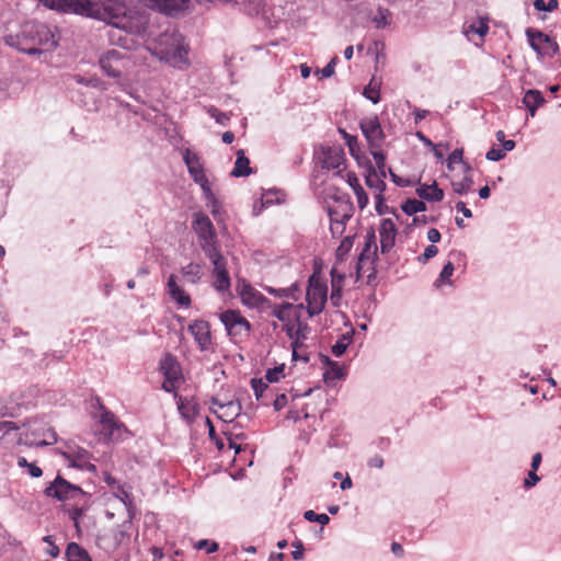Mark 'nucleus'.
<instances>
[{"instance_id":"nucleus-33","label":"nucleus","mask_w":561,"mask_h":561,"mask_svg":"<svg viewBox=\"0 0 561 561\" xmlns=\"http://www.w3.org/2000/svg\"><path fill=\"white\" fill-rule=\"evenodd\" d=\"M473 186V179L470 175V172H466L463 179L461 181H451V187L454 193L458 195L468 194Z\"/></svg>"},{"instance_id":"nucleus-31","label":"nucleus","mask_w":561,"mask_h":561,"mask_svg":"<svg viewBox=\"0 0 561 561\" xmlns=\"http://www.w3.org/2000/svg\"><path fill=\"white\" fill-rule=\"evenodd\" d=\"M261 296L262 294L250 285H245L240 293L242 302L250 308H255V306H257Z\"/></svg>"},{"instance_id":"nucleus-38","label":"nucleus","mask_w":561,"mask_h":561,"mask_svg":"<svg viewBox=\"0 0 561 561\" xmlns=\"http://www.w3.org/2000/svg\"><path fill=\"white\" fill-rule=\"evenodd\" d=\"M339 131L342 135L343 139L345 140L351 156L353 158H355L356 160H358L359 159V146H358L357 137L350 135L348 133H346L344 129H341V128L339 129Z\"/></svg>"},{"instance_id":"nucleus-37","label":"nucleus","mask_w":561,"mask_h":561,"mask_svg":"<svg viewBox=\"0 0 561 561\" xmlns=\"http://www.w3.org/2000/svg\"><path fill=\"white\" fill-rule=\"evenodd\" d=\"M353 243L354 237L352 236H347L341 241L335 252L336 262H343L345 260L353 248Z\"/></svg>"},{"instance_id":"nucleus-25","label":"nucleus","mask_w":561,"mask_h":561,"mask_svg":"<svg viewBox=\"0 0 561 561\" xmlns=\"http://www.w3.org/2000/svg\"><path fill=\"white\" fill-rule=\"evenodd\" d=\"M489 32L488 19L479 18L471 23L463 25V34L469 38L470 34H477L484 37Z\"/></svg>"},{"instance_id":"nucleus-10","label":"nucleus","mask_w":561,"mask_h":561,"mask_svg":"<svg viewBox=\"0 0 561 561\" xmlns=\"http://www.w3.org/2000/svg\"><path fill=\"white\" fill-rule=\"evenodd\" d=\"M183 161L186 164L187 171L195 183H197L201 187L209 183L207 176L205 175L201 159L196 153H193L190 149H186L183 153Z\"/></svg>"},{"instance_id":"nucleus-22","label":"nucleus","mask_w":561,"mask_h":561,"mask_svg":"<svg viewBox=\"0 0 561 561\" xmlns=\"http://www.w3.org/2000/svg\"><path fill=\"white\" fill-rule=\"evenodd\" d=\"M385 179L386 178H381V175L377 174L370 161H367V173L365 175L366 185L369 188L376 190L378 192L377 194H383L386 190Z\"/></svg>"},{"instance_id":"nucleus-32","label":"nucleus","mask_w":561,"mask_h":561,"mask_svg":"<svg viewBox=\"0 0 561 561\" xmlns=\"http://www.w3.org/2000/svg\"><path fill=\"white\" fill-rule=\"evenodd\" d=\"M354 331L346 332L332 345L331 352L335 357L342 356L347 346L352 343Z\"/></svg>"},{"instance_id":"nucleus-3","label":"nucleus","mask_w":561,"mask_h":561,"mask_svg":"<svg viewBox=\"0 0 561 561\" xmlns=\"http://www.w3.org/2000/svg\"><path fill=\"white\" fill-rule=\"evenodd\" d=\"M128 53L119 49H108L101 54L99 65L103 72L111 78H121L131 67Z\"/></svg>"},{"instance_id":"nucleus-57","label":"nucleus","mask_w":561,"mask_h":561,"mask_svg":"<svg viewBox=\"0 0 561 561\" xmlns=\"http://www.w3.org/2000/svg\"><path fill=\"white\" fill-rule=\"evenodd\" d=\"M506 156L505 153V150H503L502 148H496V147H492L485 154V158L489 160V161H500L502 159H504V157Z\"/></svg>"},{"instance_id":"nucleus-26","label":"nucleus","mask_w":561,"mask_h":561,"mask_svg":"<svg viewBox=\"0 0 561 561\" xmlns=\"http://www.w3.org/2000/svg\"><path fill=\"white\" fill-rule=\"evenodd\" d=\"M182 275L190 284H197L204 275L203 266L198 263L191 262L181 268Z\"/></svg>"},{"instance_id":"nucleus-23","label":"nucleus","mask_w":561,"mask_h":561,"mask_svg":"<svg viewBox=\"0 0 561 561\" xmlns=\"http://www.w3.org/2000/svg\"><path fill=\"white\" fill-rule=\"evenodd\" d=\"M329 217H330V231L333 237L340 236L343 233L345 229L346 222L352 217V214L350 211L343 213L341 219L335 218L336 209L329 208L328 210Z\"/></svg>"},{"instance_id":"nucleus-60","label":"nucleus","mask_w":561,"mask_h":561,"mask_svg":"<svg viewBox=\"0 0 561 561\" xmlns=\"http://www.w3.org/2000/svg\"><path fill=\"white\" fill-rule=\"evenodd\" d=\"M337 57H333L329 64L320 70L322 78H330L334 73Z\"/></svg>"},{"instance_id":"nucleus-62","label":"nucleus","mask_w":561,"mask_h":561,"mask_svg":"<svg viewBox=\"0 0 561 561\" xmlns=\"http://www.w3.org/2000/svg\"><path fill=\"white\" fill-rule=\"evenodd\" d=\"M110 41L112 44L114 45H118L123 48H127L128 47V42H129V38L127 35H118L117 37L115 36L114 33H111L110 34Z\"/></svg>"},{"instance_id":"nucleus-43","label":"nucleus","mask_w":561,"mask_h":561,"mask_svg":"<svg viewBox=\"0 0 561 561\" xmlns=\"http://www.w3.org/2000/svg\"><path fill=\"white\" fill-rule=\"evenodd\" d=\"M103 480L104 482L112 489L117 490L119 493L118 496L124 501V497H128V492L124 490V488L118 483V481L107 471L103 472Z\"/></svg>"},{"instance_id":"nucleus-29","label":"nucleus","mask_w":561,"mask_h":561,"mask_svg":"<svg viewBox=\"0 0 561 561\" xmlns=\"http://www.w3.org/2000/svg\"><path fill=\"white\" fill-rule=\"evenodd\" d=\"M199 245L205 255L210 260V262L217 260V257H222L221 252L218 247L217 238L202 239L199 240Z\"/></svg>"},{"instance_id":"nucleus-61","label":"nucleus","mask_w":561,"mask_h":561,"mask_svg":"<svg viewBox=\"0 0 561 561\" xmlns=\"http://www.w3.org/2000/svg\"><path fill=\"white\" fill-rule=\"evenodd\" d=\"M131 522L125 520L119 529L115 534V539L118 542H122L125 537H128L127 529L130 528Z\"/></svg>"},{"instance_id":"nucleus-7","label":"nucleus","mask_w":561,"mask_h":561,"mask_svg":"<svg viewBox=\"0 0 561 561\" xmlns=\"http://www.w3.org/2000/svg\"><path fill=\"white\" fill-rule=\"evenodd\" d=\"M526 35L530 47L540 56L553 57L560 50L558 43L540 31L527 28Z\"/></svg>"},{"instance_id":"nucleus-28","label":"nucleus","mask_w":561,"mask_h":561,"mask_svg":"<svg viewBox=\"0 0 561 561\" xmlns=\"http://www.w3.org/2000/svg\"><path fill=\"white\" fill-rule=\"evenodd\" d=\"M220 409L222 410V414L219 417L224 422H232L236 417H238L241 413V403L236 400H231L226 402L225 404H220Z\"/></svg>"},{"instance_id":"nucleus-55","label":"nucleus","mask_w":561,"mask_h":561,"mask_svg":"<svg viewBox=\"0 0 561 561\" xmlns=\"http://www.w3.org/2000/svg\"><path fill=\"white\" fill-rule=\"evenodd\" d=\"M195 548L198 550H206L207 553H213L218 550V543L207 539H202L195 545Z\"/></svg>"},{"instance_id":"nucleus-17","label":"nucleus","mask_w":561,"mask_h":561,"mask_svg":"<svg viewBox=\"0 0 561 561\" xmlns=\"http://www.w3.org/2000/svg\"><path fill=\"white\" fill-rule=\"evenodd\" d=\"M168 294L181 307L188 308L192 304L190 295H187L176 283V276L171 274L167 283Z\"/></svg>"},{"instance_id":"nucleus-49","label":"nucleus","mask_w":561,"mask_h":561,"mask_svg":"<svg viewBox=\"0 0 561 561\" xmlns=\"http://www.w3.org/2000/svg\"><path fill=\"white\" fill-rule=\"evenodd\" d=\"M282 377H284V365L270 368L265 374L267 382H277Z\"/></svg>"},{"instance_id":"nucleus-56","label":"nucleus","mask_w":561,"mask_h":561,"mask_svg":"<svg viewBox=\"0 0 561 561\" xmlns=\"http://www.w3.org/2000/svg\"><path fill=\"white\" fill-rule=\"evenodd\" d=\"M354 194L356 195L358 207L360 209L365 208L368 204V195L366 194L365 190L362 185H357L354 190Z\"/></svg>"},{"instance_id":"nucleus-24","label":"nucleus","mask_w":561,"mask_h":561,"mask_svg":"<svg viewBox=\"0 0 561 561\" xmlns=\"http://www.w3.org/2000/svg\"><path fill=\"white\" fill-rule=\"evenodd\" d=\"M178 410L183 419L193 421L199 412V407L193 400L180 397L178 400Z\"/></svg>"},{"instance_id":"nucleus-8","label":"nucleus","mask_w":561,"mask_h":561,"mask_svg":"<svg viewBox=\"0 0 561 561\" xmlns=\"http://www.w3.org/2000/svg\"><path fill=\"white\" fill-rule=\"evenodd\" d=\"M183 37L176 32H164L158 38L161 58H182V53H186L182 46Z\"/></svg>"},{"instance_id":"nucleus-54","label":"nucleus","mask_w":561,"mask_h":561,"mask_svg":"<svg viewBox=\"0 0 561 561\" xmlns=\"http://www.w3.org/2000/svg\"><path fill=\"white\" fill-rule=\"evenodd\" d=\"M438 253V248L431 244L425 248L424 252L417 257L421 264H425L430 259L434 257Z\"/></svg>"},{"instance_id":"nucleus-12","label":"nucleus","mask_w":561,"mask_h":561,"mask_svg":"<svg viewBox=\"0 0 561 561\" xmlns=\"http://www.w3.org/2000/svg\"><path fill=\"white\" fill-rule=\"evenodd\" d=\"M322 168L336 170V175H341L344 169H340L345 162V152L341 147H328L322 150Z\"/></svg>"},{"instance_id":"nucleus-42","label":"nucleus","mask_w":561,"mask_h":561,"mask_svg":"<svg viewBox=\"0 0 561 561\" xmlns=\"http://www.w3.org/2000/svg\"><path fill=\"white\" fill-rule=\"evenodd\" d=\"M463 150L462 149H455L447 159V168L449 170H453L454 163H462L465 167L466 172H471V167L469 163L465 162L462 159Z\"/></svg>"},{"instance_id":"nucleus-15","label":"nucleus","mask_w":561,"mask_h":561,"mask_svg":"<svg viewBox=\"0 0 561 561\" xmlns=\"http://www.w3.org/2000/svg\"><path fill=\"white\" fill-rule=\"evenodd\" d=\"M193 229L195 230L198 240L217 238L215 227L209 217L203 213H195L193 220Z\"/></svg>"},{"instance_id":"nucleus-51","label":"nucleus","mask_w":561,"mask_h":561,"mask_svg":"<svg viewBox=\"0 0 561 561\" xmlns=\"http://www.w3.org/2000/svg\"><path fill=\"white\" fill-rule=\"evenodd\" d=\"M363 94L366 99L370 100L374 104H377L380 101V92L378 87H373L369 83L364 88Z\"/></svg>"},{"instance_id":"nucleus-13","label":"nucleus","mask_w":561,"mask_h":561,"mask_svg":"<svg viewBox=\"0 0 561 561\" xmlns=\"http://www.w3.org/2000/svg\"><path fill=\"white\" fill-rule=\"evenodd\" d=\"M380 252L386 254L391 251L396 243L397 227L392 219L385 218L380 222Z\"/></svg>"},{"instance_id":"nucleus-20","label":"nucleus","mask_w":561,"mask_h":561,"mask_svg":"<svg viewBox=\"0 0 561 561\" xmlns=\"http://www.w3.org/2000/svg\"><path fill=\"white\" fill-rule=\"evenodd\" d=\"M237 159L234 162V168L231 171V175L234 178H244L252 174L253 170L250 167V160L245 156L243 149H239L236 152Z\"/></svg>"},{"instance_id":"nucleus-11","label":"nucleus","mask_w":561,"mask_h":561,"mask_svg":"<svg viewBox=\"0 0 561 561\" xmlns=\"http://www.w3.org/2000/svg\"><path fill=\"white\" fill-rule=\"evenodd\" d=\"M214 265L213 275L215 280L213 283L214 288L218 293H226L229 290L231 286L230 276L227 270V261L222 257H217V260L211 262Z\"/></svg>"},{"instance_id":"nucleus-59","label":"nucleus","mask_w":561,"mask_h":561,"mask_svg":"<svg viewBox=\"0 0 561 561\" xmlns=\"http://www.w3.org/2000/svg\"><path fill=\"white\" fill-rule=\"evenodd\" d=\"M85 512L84 507L75 506L68 511L69 518L75 523L76 526L79 524V518L83 516Z\"/></svg>"},{"instance_id":"nucleus-18","label":"nucleus","mask_w":561,"mask_h":561,"mask_svg":"<svg viewBox=\"0 0 561 561\" xmlns=\"http://www.w3.org/2000/svg\"><path fill=\"white\" fill-rule=\"evenodd\" d=\"M160 371L164 378L181 379L182 373L180 365L172 354H165L160 360Z\"/></svg>"},{"instance_id":"nucleus-63","label":"nucleus","mask_w":561,"mask_h":561,"mask_svg":"<svg viewBox=\"0 0 561 561\" xmlns=\"http://www.w3.org/2000/svg\"><path fill=\"white\" fill-rule=\"evenodd\" d=\"M291 546L295 548V550L291 552L294 560H301L304 557V545L300 540H296L291 543Z\"/></svg>"},{"instance_id":"nucleus-48","label":"nucleus","mask_w":561,"mask_h":561,"mask_svg":"<svg viewBox=\"0 0 561 561\" xmlns=\"http://www.w3.org/2000/svg\"><path fill=\"white\" fill-rule=\"evenodd\" d=\"M558 3H559L558 0H548V1L535 0L534 8L537 11L551 12L558 8Z\"/></svg>"},{"instance_id":"nucleus-52","label":"nucleus","mask_w":561,"mask_h":561,"mask_svg":"<svg viewBox=\"0 0 561 561\" xmlns=\"http://www.w3.org/2000/svg\"><path fill=\"white\" fill-rule=\"evenodd\" d=\"M455 271L454 264L451 262H447L436 280V284L438 283H448L449 278L451 277L453 273Z\"/></svg>"},{"instance_id":"nucleus-45","label":"nucleus","mask_w":561,"mask_h":561,"mask_svg":"<svg viewBox=\"0 0 561 561\" xmlns=\"http://www.w3.org/2000/svg\"><path fill=\"white\" fill-rule=\"evenodd\" d=\"M304 518L310 523H319L322 526L330 522V517L327 514H317L312 510L306 511L304 513Z\"/></svg>"},{"instance_id":"nucleus-5","label":"nucleus","mask_w":561,"mask_h":561,"mask_svg":"<svg viewBox=\"0 0 561 561\" xmlns=\"http://www.w3.org/2000/svg\"><path fill=\"white\" fill-rule=\"evenodd\" d=\"M219 318L230 336L242 337L249 335L251 323L241 316L239 310L228 309L221 312Z\"/></svg>"},{"instance_id":"nucleus-34","label":"nucleus","mask_w":561,"mask_h":561,"mask_svg":"<svg viewBox=\"0 0 561 561\" xmlns=\"http://www.w3.org/2000/svg\"><path fill=\"white\" fill-rule=\"evenodd\" d=\"M402 211L408 216H413L417 213L425 211L426 210V204L423 201L415 199V198H408L402 205H401Z\"/></svg>"},{"instance_id":"nucleus-2","label":"nucleus","mask_w":561,"mask_h":561,"mask_svg":"<svg viewBox=\"0 0 561 561\" xmlns=\"http://www.w3.org/2000/svg\"><path fill=\"white\" fill-rule=\"evenodd\" d=\"M4 43L27 55H39L54 49L58 42L53 30L39 22L28 21L22 24L15 34H7Z\"/></svg>"},{"instance_id":"nucleus-19","label":"nucleus","mask_w":561,"mask_h":561,"mask_svg":"<svg viewBox=\"0 0 561 561\" xmlns=\"http://www.w3.org/2000/svg\"><path fill=\"white\" fill-rule=\"evenodd\" d=\"M545 102H546V100H545L542 93L536 89L527 90L523 98V104L525 105V107L527 108V111L531 117L535 116L538 107L543 105Z\"/></svg>"},{"instance_id":"nucleus-21","label":"nucleus","mask_w":561,"mask_h":561,"mask_svg":"<svg viewBox=\"0 0 561 561\" xmlns=\"http://www.w3.org/2000/svg\"><path fill=\"white\" fill-rule=\"evenodd\" d=\"M415 192L420 198L428 202H440L444 198V191L436 182L432 185L421 184Z\"/></svg>"},{"instance_id":"nucleus-58","label":"nucleus","mask_w":561,"mask_h":561,"mask_svg":"<svg viewBox=\"0 0 561 561\" xmlns=\"http://www.w3.org/2000/svg\"><path fill=\"white\" fill-rule=\"evenodd\" d=\"M43 541L48 543L47 553L51 558H57L60 553V550H59L58 546L55 545L54 537L51 535H47L43 538Z\"/></svg>"},{"instance_id":"nucleus-9","label":"nucleus","mask_w":561,"mask_h":561,"mask_svg":"<svg viewBox=\"0 0 561 561\" xmlns=\"http://www.w3.org/2000/svg\"><path fill=\"white\" fill-rule=\"evenodd\" d=\"M101 409L100 424L102 426V433L107 439L119 438L122 432L125 430L124 424L116 419L113 412L106 410L102 404Z\"/></svg>"},{"instance_id":"nucleus-44","label":"nucleus","mask_w":561,"mask_h":561,"mask_svg":"<svg viewBox=\"0 0 561 561\" xmlns=\"http://www.w3.org/2000/svg\"><path fill=\"white\" fill-rule=\"evenodd\" d=\"M18 466L20 468H27V472L32 478H39L43 474V470L36 463H30L24 457L18 458Z\"/></svg>"},{"instance_id":"nucleus-64","label":"nucleus","mask_w":561,"mask_h":561,"mask_svg":"<svg viewBox=\"0 0 561 561\" xmlns=\"http://www.w3.org/2000/svg\"><path fill=\"white\" fill-rule=\"evenodd\" d=\"M537 470H530L528 472V477L525 479L524 484L526 488H531L537 484V482L540 480L538 474L536 473Z\"/></svg>"},{"instance_id":"nucleus-4","label":"nucleus","mask_w":561,"mask_h":561,"mask_svg":"<svg viewBox=\"0 0 561 561\" xmlns=\"http://www.w3.org/2000/svg\"><path fill=\"white\" fill-rule=\"evenodd\" d=\"M44 494L47 497L65 502L68 500H75L78 496H85L87 492H84L79 485L72 484L60 474H57L55 480L45 488Z\"/></svg>"},{"instance_id":"nucleus-53","label":"nucleus","mask_w":561,"mask_h":561,"mask_svg":"<svg viewBox=\"0 0 561 561\" xmlns=\"http://www.w3.org/2000/svg\"><path fill=\"white\" fill-rule=\"evenodd\" d=\"M371 248H374L373 255L376 259L377 257V245H376V236H375V232L373 229L370 231H368L366 234V241H365V245H364L365 252H370Z\"/></svg>"},{"instance_id":"nucleus-40","label":"nucleus","mask_w":561,"mask_h":561,"mask_svg":"<svg viewBox=\"0 0 561 561\" xmlns=\"http://www.w3.org/2000/svg\"><path fill=\"white\" fill-rule=\"evenodd\" d=\"M371 156L376 163V172L381 175V178H387L386 171V154L380 149L370 150Z\"/></svg>"},{"instance_id":"nucleus-30","label":"nucleus","mask_w":561,"mask_h":561,"mask_svg":"<svg viewBox=\"0 0 561 561\" xmlns=\"http://www.w3.org/2000/svg\"><path fill=\"white\" fill-rule=\"evenodd\" d=\"M38 1L42 2L45 7H47L49 9L58 10V11L66 12V13H68V12L73 13V9L77 8L75 0H38Z\"/></svg>"},{"instance_id":"nucleus-36","label":"nucleus","mask_w":561,"mask_h":561,"mask_svg":"<svg viewBox=\"0 0 561 561\" xmlns=\"http://www.w3.org/2000/svg\"><path fill=\"white\" fill-rule=\"evenodd\" d=\"M201 188H202L204 197L207 202V206L210 208L211 214L215 216L216 214L219 213L221 206H220L219 201L217 199V197L215 196V194L211 191L210 183L205 184V186H202Z\"/></svg>"},{"instance_id":"nucleus-14","label":"nucleus","mask_w":561,"mask_h":561,"mask_svg":"<svg viewBox=\"0 0 561 561\" xmlns=\"http://www.w3.org/2000/svg\"><path fill=\"white\" fill-rule=\"evenodd\" d=\"M188 331L194 336L195 342L202 351L208 350L211 343V335L208 322L195 320L188 325Z\"/></svg>"},{"instance_id":"nucleus-6","label":"nucleus","mask_w":561,"mask_h":561,"mask_svg":"<svg viewBox=\"0 0 561 561\" xmlns=\"http://www.w3.org/2000/svg\"><path fill=\"white\" fill-rule=\"evenodd\" d=\"M359 128L365 136L367 144L373 149H380L386 135L377 115L367 116L360 119Z\"/></svg>"},{"instance_id":"nucleus-16","label":"nucleus","mask_w":561,"mask_h":561,"mask_svg":"<svg viewBox=\"0 0 561 561\" xmlns=\"http://www.w3.org/2000/svg\"><path fill=\"white\" fill-rule=\"evenodd\" d=\"M327 301V291L325 289L319 287V288H309L307 290V312L309 317H314L319 314L324 307V304Z\"/></svg>"},{"instance_id":"nucleus-35","label":"nucleus","mask_w":561,"mask_h":561,"mask_svg":"<svg viewBox=\"0 0 561 561\" xmlns=\"http://www.w3.org/2000/svg\"><path fill=\"white\" fill-rule=\"evenodd\" d=\"M264 290L278 298H293L294 300H297L298 298L295 296V293L298 290V286L296 284L291 285L287 288H274L271 286H265Z\"/></svg>"},{"instance_id":"nucleus-27","label":"nucleus","mask_w":561,"mask_h":561,"mask_svg":"<svg viewBox=\"0 0 561 561\" xmlns=\"http://www.w3.org/2000/svg\"><path fill=\"white\" fill-rule=\"evenodd\" d=\"M65 554L68 561H92L88 551L77 542L68 543Z\"/></svg>"},{"instance_id":"nucleus-41","label":"nucleus","mask_w":561,"mask_h":561,"mask_svg":"<svg viewBox=\"0 0 561 561\" xmlns=\"http://www.w3.org/2000/svg\"><path fill=\"white\" fill-rule=\"evenodd\" d=\"M345 377V371L342 366L339 365V363L334 362L329 367V369L323 374V378L325 382H329L331 380H341Z\"/></svg>"},{"instance_id":"nucleus-1","label":"nucleus","mask_w":561,"mask_h":561,"mask_svg":"<svg viewBox=\"0 0 561 561\" xmlns=\"http://www.w3.org/2000/svg\"><path fill=\"white\" fill-rule=\"evenodd\" d=\"M73 13L105 22L127 34L140 33L144 23L128 12L124 0H75Z\"/></svg>"},{"instance_id":"nucleus-46","label":"nucleus","mask_w":561,"mask_h":561,"mask_svg":"<svg viewBox=\"0 0 561 561\" xmlns=\"http://www.w3.org/2000/svg\"><path fill=\"white\" fill-rule=\"evenodd\" d=\"M251 387L257 400L263 399L264 392L268 390L267 382L263 381L261 378H252Z\"/></svg>"},{"instance_id":"nucleus-50","label":"nucleus","mask_w":561,"mask_h":561,"mask_svg":"<svg viewBox=\"0 0 561 561\" xmlns=\"http://www.w3.org/2000/svg\"><path fill=\"white\" fill-rule=\"evenodd\" d=\"M207 113L209 114L210 117L215 118V121L220 125H226L227 122L229 121L228 114L219 111L215 106H209L207 108Z\"/></svg>"},{"instance_id":"nucleus-47","label":"nucleus","mask_w":561,"mask_h":561,"mask_svg":"<svg viewBox=\"0 0 561 561\" xmlns=\"http://www.w3.org/2000/svg\"><path fill=\"white\" fill-rule=\"evenodd\" d=\"M390 12L388 9L379 7L377 9V14L374 16L373 21L378 28H383L388 25V16Z\"/></svg>"},{"instance_id":"nucleus-39","label":"nucleus","mask_w":561,"mask_h":561,"mask_svg":"<svg viewBox=\"0 0 561 561\" xmlns=\"http://www.w3.org/2000/svg\"><path fill=\"white\" fill-rule=\"evenodd\" d=\"M293 308V304L283 302L282 305H274L272 308V316L280 322L289 321V310Z\"/></svg>"}]
</instances>
